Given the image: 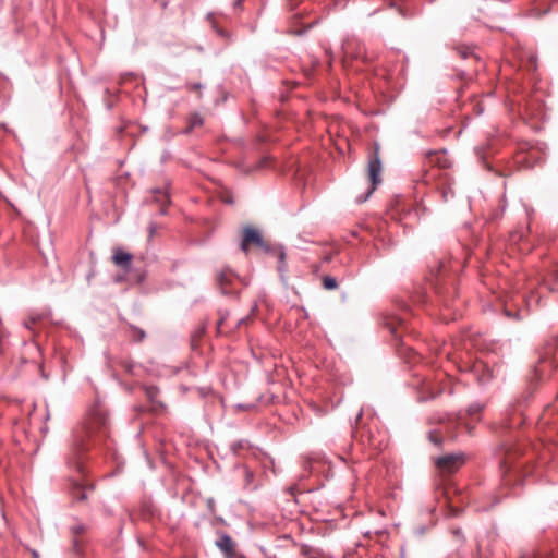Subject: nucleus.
Here are the masks:
<instances>
[{"instance_id": "24", "label": "nucleus", "mask_w": 558, "mask_h": 558, "mask_svg": "<svg viewBox=\"0 0 558 558\" xmlns=\"http://www.w3.org/2000/svg\"><path fill=\"white\" fill-rule=\"evenodd\" d=\"M452 535L461 541V542H464V537H463V534H462V531L460 529H456V530H452Z\"/></svg>"}, {"instance_id": "8", "label": "nucleus", "mask_w": 558, "mask_h": 558, "mask_svg": "<svg viewBox=\"0 0 558 558\" xmlns=\"http://www.w3.org/2000/svg\"><path fill=\"white\" fill-rule=\"evenodd\" d=\"M92 489H93L92 486H88L78 481H75L71 487V495L74 500L83 501V500L87 499L88 492Z\"/></svg>"}, {"instance_id": "32", "label": "nucleus", "mask_w": 558, "mask_h": 558, "mask_svg": "<svg viewBox=\"0 0 558 558\" xmlns=\"http://www.w3.org/2000/svg\"><path fill=\"white\" fill-rule=\"evenodd\" d=\"M220 279L225 280V274H221Z\"/></svg>"}, {"instance_id": "14", "label": "nucleus", "mask_w": 558, "mask_h": 558, "mask_svg": "<svg viewBox=\"0 0 558 558\" xmlns=\"http://www.w3.org/2000/svg\"><path fill=\"white\" fill-rule=\"evenodd\" d=\"M322 282H323V287L326 290H335L338 288V281L335 277L325 276V277H323Z\"/></svg>"}, {"instance_id": "5", "label": "nucleus", "mask_w": 558, "mask_h": 558, "mask_svg": "<svg viewBox=\"0 0 558 558\" xmlns=\"http://www.w3.org/2000/svg\"><path fill=\"white\" fill-rule=\"evenodd\" d=\"M216 547L222 553L225 558L235 557V542L225 532L218 533V539L215 542Z\"/></svg>"}, {"instance_id": "31", "label": "nucleus", "mask_w": 558, "mask_h": 558, "mask_svg": "<svg viewBox=\"0 0 558 558\" xmlns=\"http://www.w3.org/2000/svg\"><path fill=\"white\" fill-rule=\"evenodd\" d=\"M126 369H128L129 372H131V369H132V365H128V366H126Z\"/></svg>"}, {"instance_id": "10", "label": "nucleus", "mask_w": 558, "mask_h": 558, "mask_svg": "<svg viewBox=\"0 0 558 558\" xmlns=\"http://www.w3.org/2000/svg\"><path fill=\"white\" fill-rule=\"evenodd\" d=\"M204 121L199 113H192L189 118V126L184 131V133H191L193 129L203 125Z\"/></svg>"}, {"instance_id": "12", "label": "nucleus", "mask_w": 558, "mask_h": 558, "mask_svg": "<svg viewBox=\"0 0 558 558\" xmlns=\"http://www.w3.org/2000/svg\"><path fill=\"white\" fill-rule=\"evenodd\" d=\"M250 442L245 439L236 440L231 444V450L234 454H239L241 450L248 449Z\"/></svg>"}, {"instance_id": "26", "label": "nucleus", "mask_w": 558, "mask_h": 558, "mask_svg": "<svg viewBox=\"0 0 558 558\" xmlns=\"http://www.w3.org/2000/svg\"><path fill=\"white\" fill-rule=\"evenodd\" d=\"M505 314L508 316V317H514V318H519V314H512L507 307L505 308Z\"/></svg>"}, {"instance_id": "30", "label": "nucleus", "mask_w": 558, "mask_h": 558, "mask_svg": "<svg viewBox=\"0 0 558 558\" xmlns=\"http://www.w3.org/2000/svg\"><path fill=\"white\" fill-rule=\"evenodd\" d=\"M342 48H343V52H344V54H348V51H347V48H345V46H344V45H343V47H342Z\"/></svg>"}, {"instance_id": "17", "label": "nucleus", "mask_w": 558, "mask_h": 558, "mask_svg": "<svg viewBox=\"0 0 558 558\" xmlns=\"http://www.w3.org/2000/svg\"><path fill=\"white\" fill-rule=\"evenodd\" d=\"M428 439L436 446H439L441 445L442 442V438H441V435L439 432L437 430H432L428 433Z\"/></svg>"}, {"instance_id": "28", "label": "nucleus", "mask_w": 558, "mask_h": 558, "mask_svg": "<svg viewBox=\"0 0 558 558\" xmlns=\"http://www.w3.org/2000/svg\"><path fill=\"white\" fill-rule=\"evenodd\" d=\"M73 531H74L75 533H81V532H83V531H84V527H83L82 525H77V526L73 527Z\"/></svg>"}, {"instance_id": "11", "label": "nucleus", "mask_w": 558, "mask_h": 558, "mask_svg": "<svg viewBox=\"0 0 558 558\" xmlns=\"http://www.w3.org/2000/svg\"><path fill=\"white\" fill-rule=\"evenodd\" d=\"M156 193H157V197H156V199H157L158 202H160V203H161V206H162V207H161V209H160V213L163 215V214H166V210H165V208H163V207H165L166 205L170 204L169 195H168V193H167V192L161 191V190H157V191H156Z\"/></svg>"}, {"instance_id": "3", "label": "nucleus", "mask_w": 558, "mask_h": 558, "mask_svg": "<svg viewBox=\"0 0 558 558\" xmlns=\"http://www.w3.org/2000/svg\"><path fill=\"white\" fill-rule=\"evenodd\" d=\"M381 160L379 157V145L375 144L373 151L368 157L367 172L371 181V186L364 196H359L356 201L359 203L365 202L371 194L376 190L377 185L381 182L380 173H381Z\"/></svg>"}, {"instance_id": "4", "label": "nucleus", "mask_w": 558, "mask_h": 558, "mask_svg": "<svg viewBox=\"0 0 558 558\" xmlns=\"http://www.w3.org/2000/svg\"><path fill=\"white\" fill-rule=\"evenodd\" d=\"M464 462L465 457L463 453H449L439 457L436 464L442 473H453L458 471Z\"/></svg>"}, {"instance_id": "7", "label": "nucleus", "mask_w": 558, "mask_h": 558, "mask_svg": "<svg viewBox=\"0 0 558 558\" xmlns=\"http://www.w3.org/2000/svg\"><path fill=\"white\" fill-rule=\"evenodd\" d=\"M505 452V457L501 460V468L505 470V473H509L512 470V457L521 453V448L517 445L505 446L502 448Z\"/></svg>"}, {"instance_id": "21", "label": "nucleus", "mask_w": 558, "mask_h": 558, "mask_svg": "<svg viewBox=\"0 0 558 558\" xmlns=\"http://www.w3.org/2000/svg\"><path fill=\"white\" fill-rule=\"evenodd\" d=\"M522 423V420L519 418L518 422H512V421H506L501 424V427L502 428H512L517 425H520Z\"/></svg>"}, {"instance_id": "15", "label": "nucleus", "mask_w": 558, "mask_h": 558, "mask_svg": "<svg viewBox=\"0 0 558 558\" xmlns=\"http://www.w3.org/2000/svg\"><path fill=\"white\" fill-rule=\"evenodd\" d=\"M427 157L429 158V161L432 163L434 162H437V165L441 168H446L448 165H447V160H441L442 159V156H439L437 153L435 151H428L427 153Z\"/></svg>"}, {"instance_id": "29", "label": "nucleus", "mask_w": 558, "mask_h": 558, "mask_svg": "<svg viewBox=\"0 0 558 558\" xmlns=\"http://www.w3.org/2000/svg\"><path fill=\"white\" fill-rule=\"evenodd\" d=\"M223 323V319L221 318L219 322H218V328L222 325Z\"/></svg>"}, {"instance_id": "18", "label": "nucleus", "mask_w": 558, "mask_h": 558, "mask_svg": "<svg viewBox=\"0 0 558 558\" xmlns=\"http://www.w3.org/2000/svg\"><path fill=\"white\" fill-rule=\"evenodd\" d=\"M457 51L463 59H466L473 54V50L470 47H459L457 48Z\"/></svg>"}, {"instance_id": "1", "label": "nucleus", "mask_w": 558, "mask_h": 558, "mask_svg": "<svg viewBox=\"0 0 558 558\" xmlns=\"http://www.w3.org/2000/svg\"><path fill=\"white\" fill-rule=\"evenodd\" d=\"M108 434V416L100 407H94L85 421L76 426L72 434L68 464L83 473V458L88 449L89 441L96 442Z\"/></svg>"}, {"instance_id": "2", "label": "nucleus", "mask_w": 558, "mask_h": 558, "mask_svg": "<svg viewBox=\"0 0 558 558\" xmlns=\"http://www.w3.org/2000/svg\"><path fill=\"white\" fill-rule=\"evenodd\" d=\"M252 246L263 250L265 253L274 254L279 259L278 269H284L286 252L282 246H270L265 242L260 232L252 226H244L242 229L241 250L247 253Z\"/></svg>"}, {"instance_id": "20", "label": "nucleus", "mask_w": 558, "mask_h": 558, "mask_svg": "<svg viewBox=\"0 0 558 558\" xmlns=\"http://www.w3.org/2000/svg\"><path fill=\"white\" fill-rule=\"evenodd\" d=\"M158 389L156 387H148L146 389V393H147V397L151 400V401H155L157 395H158Z\"/></svg>"}, {"instance_id": "6", "label": "nucleus", "mask_w": 558, "mask_h": 558, "mask_svg": "<svg viewBox=\"0 0 558 558\" xmlns=\"http://www.w3.org/2000/svg\"><path fill=\"white\" fill-rule=\"evenodd\" d=\"M132 258V254L123 251L122 248H116L112 255L113 263L125 271L130 270Z\"/></svg>"}, {"instance_id": "27", "label": "nucleus", "mask_w": 558, "mask_h": 558, "mask_svg": "<svg viewBox=\"0 0 558 558\" xmlns=\"http://www.w3.org/2000/svg\"><path fill=\"white\" fill-rule=\"evenodd\" d=\"M551 275H553L554 279L558 281V265H557V266H556V268L553 270V274H551Z\"/></svg>"}, {"instance_id": "22", "label": "nucleus", "mask_w": 558, "mask_h": 558, "mask_svg": "<svg viewBox=\"0 0 558 558\" xmlns=\"http://www.w3.org/2000/svg\"><path fill=\"white\" fill-rule=\"evenodd\" d=\"M520 558H547L546 555L541 553H526L522 555Z\"/></svg>"}, {"instance_id": "19", "label": "nucleus", "mask_w": 558, "mask_h": 558, "mask_svg": "<svg viewBox=\"0 0 558 558\" xmlns=\"http://www.w3.org/2000/svg\"><path fill=\"white\" fill-rule=\"evenodd\" d=\"M185 87L190 92H201L203 85L201 83H186Z\"/></svg>"}, {"instance_id": "25", "label": "nucleus", "mask_w": 558, "mask_h": 558, "mask_svg": "<svg viewBox=\"0 0 558 558\" xmlns=\"http://www.w3.org/2000/svg\"><path fill=\"white\" fill-rule=\"evenodd\" d=\"M36 320H37V318H35V317H29L28 319H26V320L24 322V326H25V328L31 329V328H32V325H33V324H35V323H36Z\"/></svg>"}, {"instance_id": "16", "label": "nucleus", "mask_w": 558, "mask_h": 558, "mask_svg": "<svg viewBox=\"0 0 558 558\" xmlns=\"http://www.w3.org/2000/svg\"><path fill=\"white\" fill-rule=\"evenodd\" d=\"M480 368H483V369L485 368V372L483 373L482 376H480L478 380H480L481 384H486L493 377L492 376V372L488 368H486L484 365L477 364L475 366V369L478 371Z\"/></svg>"}, {"instance_id": "9", "label": "nucleus", "mask_w": 558, "mask_h": 558, "mask_svg": "<svg viewBox=\"0 0 558 558\" xmlns=\"http://www.w3.org/2000/svg\"><path fill=\"white\" fill-rule=\"evenodd\" d=\"M129 330V336L132 338L134 342H142L146 337L145 331L137 326L130 325Z\"/></svg>"}, {"instance_id": "13", "label": "nucleus", "mask_w": 558, "mask_h": 558, "mask_svg": "<svg viewBox=\"0 0 558 558\" xmlns=\"http://www.w3.org/2000/svg\"><path fill=\"white\" fill-rule=\"evenodd\" d=\"M489 556H490L489 550L483 548V539H477L474 558H489Z\"/></svg>"}, {"instance_id": "23", "label": "nucleus", "mask_w": 558, "mask_h": 558, "mask_svg": "<svg viewBox=\"0 0 558 558\" xmlns=\"http://www.w3.org/2000/svg\"><path fill=\"white\" fill-rule=\"evenodd\" d=\"M481 405L480 404H472L469 407L468 409V412L471 416L477 414L480 411H481Z\"/></svg>"}]
</instances>
